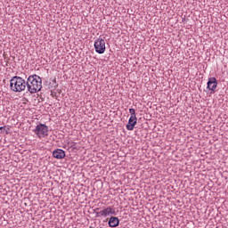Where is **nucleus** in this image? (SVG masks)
I'll return each mask as SVG.
<instances>
[{"instance_id":"f257e3e1","label":"nucleus","mask_w":228,"mask_h":228,"mask_svg":"<svg viewBox=\"0 0 228 228\" xmlns=\"http://www.w3.org/2000/svg\"><path fill=\"white\" fill-rule=\"evenodd\" d=\"M26 86L29 94H37L42 90V77L38 75H30L26 81Z\"/></svg>"},{"instance_id":"f03ea898","label":"nucleus","mask_w":228,"mask_h":228,"mask_svg":"<svg viewBox=\"0 0 228 228\" xmlns=\"http://www.w3.org/2000/svg\"><path fill=\"white\" fill-rule=\"evenodd\" d=\"M26 85V80L20 77L14 76L10 80V88L12 92H24L27 88Z\"/></svg>"},{"instance_id":"7ed1b4c3","label":"nucleus","mask_w":228,"mask_h":228,"mask_svg":"<svg viewBox=\"0 0 228 228\" xmlns=\"http://www.w3.org/2000/svg\"><path fill=\"white\" fill-rule=\"evenodd\" d=\"M34 133L38 138H45L49 134V126L45 124H39L34 129Z\"/></svg>"},{"instance_id":"20e7f679","label":"nucleus","mask_w":228,"mask_h":228,"mask_svg":"<svg viewBox=\"0 0 228 228\" xmlns=\"http://www.w3.org/2000/svg\"><path fill=\"white\" fill-rule=\"evenodd\" d=\"M94 49L98 54H104L106 52V41H104V38L99 37L94 41Z\"/></svg>"},{"instance_id":"39448f33","label":"nucleus","mask_w":228,"mask_h":228,"mask_svg":"<svg viewBox=\"0 0 228 228\" xmlns=\"http://www.w3.org/2000/svg\"><path fill=\"white\" fill-rule=\"evenodd\" d=\"M110 215H115V210L111 207L106 208L100 212H96V216H110Z\"/></svg>"},{"instance_id":"423d86ee","label":"nucleus","mask_w":228,"mask_h":228,"mask_svg":"<svg viewBox=\"0 0 228 228\" xmlns=\"http://www.w3.org/2000/svg\"><path fill=\"white\" fill-rule=\"evenodd\" d=\"M216 86H218V82H216V77H210L208 81L207 88L208 90H211V92H215V90H216Z\"/></svg>"},{"instance_id":"0eeeda50","label":"nucleus","mask_w":228,"mask_h":228,"mask_svg":"<svg viewBox=\"0 0 228 228\" xmlns=\"http://www.w3.org/2000/svg\"><path fill=\"white\" fill-rule=\"evenodd\" d=\"M137 122H138L137 118L130 117L128 119V124L126 125L127 131H133V129H134V126H136Z\"/></svg>"},{"instance_id":"6e6552de","label":"nucleus","mask_w":228,"mask_h":228,"mask_svg":"<svg viewBox=\"0 0 228 228\" xmlns=\"http://www.w3.org/2000/svg\"><path fill=\"white\" fill-rule=\"evenodd\" d=\"M53 158H56V159H63V158H65V151L57 149L53 151Z\"/></svg>"},{"instance_id":"1a4fd4ad","label":"nucleus","mask_w":228,"mask_h":228,"mask_svg":"<svg viewBox=\"0 0 228 228\" xmlns=\"http://www.w3.org/2000/svg\"><path fill=\"white\" fill-rule=\"evenodd\" d=\"M118 224H120V220H118V217L111 216L109 219V226L110 227H118Z\"/></svg>"},{"instance_id":"9d476101","label":"nucleus","mask_w":228,"mask_h":228,"mask_svg":"<svg viewBox=\"0 0 228 228\" xmlns=\"http://www.w3.org/2000/svg\"><path fill=\"white\" fill-rule=\"evenodd\" d=\"M130 117L136 118V110L134 109H129Z\"/></svg>"},{"instance_id":"9b49d317","label":"nucleus","mask_w":228,"mask_h":228,"mask_svg":"<svg viewBox=\"0 0 228 228\" xmlns=\"http://www.w3.org/2000/svg\"><path fill=\"white\" fill-rule=\"evenodd\" d=\"M6 129V126H0V131H2V133H4Z\"/></svg>"},{"instance_id":"f8f14e48","label":"nucleus","mask_w":228,"mask_h":228,"mask_svg":"<svg viewBox=\"0 0 228 228\" xmlns=\"http://www.w3.org/2000/svg\"><path fill=\"white\" fill-rule=\"evenodd\" d=\"M5 134H8V130H5Z\"/></svg>"}]
</instances>
